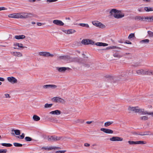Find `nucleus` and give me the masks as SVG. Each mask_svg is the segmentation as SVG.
<instances>
[{"label": "nucleus", "mask_w": 153, "mask_h": 153, "mask_svg": "<svg viewBox=\"0 0 153 153\" xmlns=\"http://www.w3.org/2000/svg\"><path fill=\"white\" fill-rule=\"evenodd\" d=\"M111 15H113L114 17L117 19H120L124 17V14L121 12L115 9L111 10L110 12Z\"/></svg>", "instance_id": "f257e3e1"}, {"label": "nucleus", "mask_w": 153, "mask_h": 153, "mask_svg": "<svg viewBox=\"0 0 153 153\" xmlns=\"http://www.w3.org/2000/svg\"><path fill=\"white\" fill-rule=\"evenodd\" d=\"M128 110L129 111H133L136 113H141L143 115H145L147 113L146 111H145L143 109H140L138 107L129 106Z\"/></svg>", "instance_id": "f03ea898"}, {"label": "nucleus", "mask_w": 153, "mask_h": 153, "mask_svg": "<svg viewBox=\"0 0 153 153\" xmlns=\"http://www.w3.org/2000/svg\"><path fill=\"white\" fill-rule=\"evenodd\" d=\"M19 13V18L23 19L31 17L33 16L32 14L30 13L22 12Z\"/></svg>", "instance_id": "7ed1b4c3"}, {"label": "nucleus", "mask_w": 153, "mask_h": 153, "mask_svg": "<svg viewBox=\"0 0 153 153\" xmlns=\"http://www.w3.org/2000/svg\"><path fill=\"white\" fill-rule=\"evenodd\" d=\"M117 81V78L108 75L106 76V81L109 82H115Z\"/></svg>", "instance_id": "20e7f679"}, {"label": "nucleus", "mask_w": 153, "mask_h": 153, "mask_svg": "<svg viewBox=\"0 0 153 153\" xmlns=\"http://www.w3.org/2000/svg\"><path fill=\"white\" fill-rule=\"evenodd\" d=\"M52 100L54 102L61 103L62 104H64L65 102V101L64 99L59 97H54L52 99Z\"/></svg>", "instance_id": "39448f33"}, {"label": "nucleus", "mask_w": 153, "mask_h": 153, "mask_svg": "<svg viewBox=\"0 0 153 153\" xmlns=\"http://www.w3.org/2000/svg\"><path fill=\"white\" fill-rule=\"evenodd\" d=\"M39 55L40 56H42L45 57L51 56L52 57L53 55L50 53L48 52H40L39 53Z\"/></svg>", "instance_id": "423d86ee"}, {"label": "nucleus", "mask_w": 153, "mask_h": 153, "mask_svg": "<svg viewBox=\"0 0 153 153\" xmlns=\"http://www.w3.org/2000/svg\"><path fill=\"white\" fill-rule=\"evenodd\" d=\"M79 59L78 58H73L68 56L66 62H80Z\"/></svg>", "instance_id": "0eeeda50"}, {"label": "nucleus", "mask_w": 153, "mask_h": 153, "mask_svg": "<svg viewBox=\"0 0 153 153\" xmlns=\"http://www.w3.org/2000/svg\"><path fill=\"white\" fill-rule=\"evenodd\" d=\"M7 79L9 82L12 84L16 83L18 82L17 79L13 76L8 77H7Z\"/></svg>", "instance_id": "6e6552de"}, {"label": "nucleus", "mask_w": 153, "mask_h": 153, "mask_svg": "<svg viewBox=\"0 0 153 153\" xmlns=\"http://www.w3.org/2000/svg\"><path fill=\"white\" fill-rule=\"evenodd\" d=\"M57 87V86L55 85H44L43 88L45 89H54Z\"/></svg>", "instance_id": "1a4fd4ad"}, {"label": "nucleus", "mask_w": 153, "mask_h": 153, "mask_svg": "<svg viewBox=\"0 0 153 153\" xmlns=\"http://www.w3.org/2000/svg\"><path fill=\"white\" fill-rule=\"evenodd\" d=\"M111 141H122L123 140V139L120 137H113L110 139Z\"/></svg>", "instance_id": "9d476101"}, {"label": "nucleus", "mask_w": 153, "mask_h": 153, "mask_svg": "<svg viewBox=\"0 0 153 153\" xmlns=\"http://www.w3.org/2000/svg\"><path fill=\"white\" fill-rule=\"evenodd\" d=\"M56 69L59 72H64L66 70L70 69V68H66L65 67H56Z\"/></svg>", "instance_id": "9b49d317"}, {"label": "nucleus", "mask_w": 153, "mask_h": 153, "mask_svg": "<svg viewBox=\"0 0 153 153\" xmlns=\"http://www.w3.org/2000/svg\"><path fill=\"white\" fill-rule=\"evenodd\" d=\"M138 134L141 136L151 135H153V134L151 133L150 131H149L139 132Z\"/></svg>", "instance_id": "f8f14e48"}, {"label": "nucleus", "mask_w": 153, "mask_h": 153, "mask_svg": "<svg viewBox=\"0 0 153 153\" xmlns=\"http://www.w3.org/2000/svg\"><path fill=\"white\" fill-rule=\"evenodd\" d=\"M53 23L57 25L63 26L64 24L61 20H55L53 21Z\"/></svg>", "instance_id": "ddd939ff"}, {"label": "nucleus", "mask_w": 153, "mask_h": 153, "mask_svg": "<svg viewBox=\"0 0 153 153\" xmlns=\"http://www.w3.org/2000/svg\"><path fill=\"white\" fill-rule=\"evenodd\" d=\"M66 34H69L74 33L76 32V31L73 29H69L68 30H65L63 31Z\"/></svg>", "instance_id": "4468645a"}, {"label": "nucleus", "mask_w": 153, "mask_h": 153, "mask_svg": "<svg viewBox=\"0 0 153 153\" xmlns=\"http://www.w3.org/2000/svg\"><path fill=\"white\" fill-rule=\"evenodd\" d=\"M8 17L11 18H19V13H18L10 14L9 15Z\"/></svg>", "instance_id": "2eb2a0df"}, {"label": "nucleus", "mask_w": 153, "mask_h": 153, "mask_svg": "<svg viewBox=\"0 0 153 153\" xmlns=\"http://www.w3.org/2000/svg\"><path fill=\"white\" fill-rule=\"evenodd\" d=\"M10 53L13 56L18 57H21L22 56V54L19 52H10Z\"/></svg>", "instance_id": "dca6fc26"}, {"label": "nucleus", "mask_w": 153, "mask_h": 153, "mask_svg": "<svg viewBox=\"0 0 153 153\" xmlns=\"http://www.w3.org/2000/svg\"><path fill=\"white\" fill-rule=\"evenodd\" d=\"M135 19L138 20H140L142 21H145L146 17L137 16L136 17Z\"/></svg>", "instance_id": "f3484780"}, {"label": "nucleus", "mask_w": 153, "mask_h": 153, "mask_svg": "<svg viewBox=\"0 0 153 153\" xmlns=\"http://www.w3.org/2000/svg\"><path fill=\"white\" fill-rule=\"evenodd\" d=\"M48 140L50 142L55 141V136H48Z\"/></svg>", "instance_id": "a211bd4d"}, {"label": "nucleus", "mask_w": 153, "mask_h": 153, "mask_svg": "<svg viewBox=\"0 0 153 153\" xmlns=\"http://www.w3.org/2000/svg\"><path fill=\"white\" fill-rule=\"evenodd\" d=\"M137 74L138 75L144 74V69H141L137 70L136 71Z\"/></svg>", "instance_id": "6ab92c4d"}, {"label": "nucleus", "mask_w": 153, "mask_h": 153, "mask_svg": "<svg viewBox=\"0 0 153 153\" xmlns=\"http://www.w3.org/2000/svg\"><path fill=\"white\" fill-rule=\"evenodd\" d=\"M25 36L23 35H16L15 36V38L17 39H23L25 38Z\"/></svg>", "instance_id": "aec40b11"}, {"label": "nucleus", "mask_w": 153, "mask_h": 153, "mask_svg": "<svg viewBox=\"0 0 153 153\" xmlns=\"http://www.w3.org/2000/svg\"><path fill=\"white\" fill-rule=\"evenodd\" d=\"M152 16L150 17H146L145 21L146 22H153V19Z\"/></svg>", "instance_id": "412c9836"}, {"label": "nucleus", "mask_w": 153, "mask_h": 153, "mask_svg": "<svg viewBox=\"0 0 153 153\" xmlns=\"http://www.w3.org/2000/svg\"><path fill=\"white\" fill-rule=\"evenodd\" d=\"M144 10L147 12L153 11V7H145L144 8Z\"/></svg>", "instance_id": "4be33fe9"}, {"label": "nucleus", "mask_w": 153, "mask_h": 153, "mask_svg": "<svg viewBox=\"0 0 153 153\" xmlns=\"http://www.w3.org/2000/svg\"><path fill=\"white\" fill-rule=\"evenodd\" d=\"M33 119L35 121H37L40 120V118L36 115H34L33 117Z\"/></svg>", "instance_id": "5701e85b"}, {"label": "nucleus", "mask_w": 153, "mask_h": 153, "mask_svg": "<svg viewBox=\"0 0 153 153\" xmlns=\"http://www.w3.org/2000/svg\"><path fill=\"white\" fill-rule=\"evenodd\" d=\"M113 56L114 57L117 58H120L122 56V55H120L118 53H114L113 54Z\"/></svg>", "instance_id": "b1692460"}, {"label": "nucleus", "mask_w": 153, "mask_h": 153, "mask_svg": "<svg viewBox=\"0 0 153 153\" xmlns=\"http://www.w3.org/2000/svg\"><path fill=\"white\" fill-rule=\"evenodd\" d=\"M12 132H14L15 134L16 135H19L20 134V131L19 130L12 129L11 130Z\"/></svg>", "instance_id": "393cba45"}, {"label": "nucleus", "mask_w": 153, "mask_h": 153, "mask_svg": "<svg viewBox=\"0 0 153 153\" xmlns=\"http://www.w3.org/2000/svg\"><path fill=\"white\" fill-rule=\"evenodd\" d=\"M95 45L97 46H105V43L98 42H97L95 43Z\"/></svg>", "instance_id": "a878e982"}, {"label": "nucleus", "mask_w": 153, "mask_h": 153, "mask_svg": "<svg viewBox=\"0 0 153 153\" xmlns=\"http://www.w3.org/2000/svg\"><path fill=\"white\" fill-rule=\"evenodd\" d=\"M116 48L120 49V48L118 47L115 46H111L108 47H107L106 48V49L108 50V49H116Z\"/></svg>", "instance_id": "bb28decb"}, {"label": "nucleus", "mask_w": 153, "mask_h": 153, "mask_svg": "<svg viewBox=\"0 0 153 153\" xmlns=\"http://www.w3.org/2000/svg\"><path fill=\"white\" fill-rule=\"evenodd\" d=\"M136 144H144L146 143V141H136Z\"/></svg>", "instance_id": "cd10ccee"}, {"label": "nucleus", "mask_w": 153, "mask_h": 153, "mask_svg": "<svg viewBox=\"0 0 153 153\" xmlns=\"http://www.w3.org/2000/svg\"><path fill=\"white\" fill-rule=\"evenodd\" d=\"M59 147H57L56 146H49L48 147V150H50L52 149H59Z\"/></svg>", "instance_id": "c85d7f7f"}, {"label": "nucleus", "mask_w": 153, "mask_h": 153, "mask_svg": "<svg viewBox=\"0 0 153 153\" xmlns=\"http://www.w3.org/2000/svg\"><path fill=\"white\" fill-rule=\"evenodd\" d=\"M100 22L98 21H93L92 22V24L98 27L99 26V25Z\"/></svg>", "instance_id": "c756f323"}, {"label": "nucleus", "mask_w": 153, "mask_h": 153, "mask_svg": "<svg viewBox=\"0 0 153 153\" xmlns=\"http://www.w3.org/2000/svg\"><path fill=\"white\" fill-rule=\"evenodd\" d=\"M88 39H83L81 41V43L84 45H88Z\"/></svg>", "instance_id": "7c9ffc66"}, {"label": "nucleus", "mask_w": 153, "mask_h": 153, "mask_svg": "<svg viewBox=\"0 0 153 153\" xmlns=\"http://www.w3.org/2000/svg\"><path fill=\"white\" fill-rule=\"evenodd\" d=\"M1 144L3 146L6 147H11L12 146V145L10 143H2Z\"/></svg>", "instance_id": "2f4dec72"}, {"label": "nucleus", "mask_w": 153, "mask_h": 153, "mask_svg": "<svg viewBox=\"0 0 153 153\" xmlns=\"http://www.w3.org/2000/svg\"><path fill=\"white\" fill-rule=\"evenodd\" d=\"M149 42V40L148 39H145L141 40L140 42L141 43H148Z\"/></svg>", "instance_id": "473e14b6"}, {"label": "nucleus", "mask_w": 153, "mask_h": 153, "mask_svg": "<svg viewBox=\"0 0 153 153\" xmlns=\"http://www.w3.org/2000/svg\"><path fill=\"white\" fill-rule=\"evenodd\" d=\"M79 25L82 27H85L87 28H88L89 27V25L87 24L80 23L79 24Z\"/></svg>", "instance_id": "72a5a7b5"}, {"label": "nucleus", "mask_w": 153, "mask_h": 153, "mask_svg": "<svg viewBox=\"0 0 153 153\" xmlns=\"http://www.w3.org/2000/svg\"><path fill=\"white\" fill-rule=\"evenodd\" d=\"M113 133V131L109 129L106 128V133L107 134H112Z\"/></svg>", "instance_id": "f704fd0d"}, {"label": "nucleus", "mask_w": 153, "mask_h": 153, "mask_svg": "<svg viewBox=\"0 0 153 153\" xmlns=\"http://www.w3.org/2000/svg\"><path fill=\"white\" fill-rule=\"evenodd\" d=\"M68 56H62L60 57V58L61 59L64 60L66 62Z\"/></svg>", "instance_id": "c9c22d12"}, {"label": "nucleus", "mask_w": 153, "mask_h": 153, "mask_svg": "<svg viewBox=\"0 0 153 153\" xmlns=\"http://www.w3.org/2000/svg\"><path fill=\"white\" fill-rule=\"evenodd\" d=\"M13 144L14 146L16 147H22L23 146L22 144L17 143H14Z\"/></svg>", "instance_id": "e433bc0d"}, {"label": "nucleus", "mask_w": 153, "mask_h": 153, "mask_svg": "<svg viewBox=\"0 0 153 153\" xmlns=\"http://www.w3.org/2000/svg\"><path fill=\"white\" fill-rule=\"evenodd\" d=\"M144 74L150 75L151 71H149L147 69H144Z\"/></svg>", "instance_id": "4c0bfd02"}, {"label": "nucleus", "mask_w": 153, "mask_h": 153, "mask_svg": "<svg viewBox=\"0 0 153 153\" xmlns=\"http://www.w3.org/2000/svg\"><path fill=\"white\" fill-rule=\"evenodd\" d=\"M88 45L89 44L93 45L94 44V42L93 40L89 39H88Z\"/></svg>", "instance_id": "58836bf2"}, {"label": "nucleus", "mask_w": 153, "mask_h": 153, "mask_svg": "<svg viewBox=\"0 0 153 153\" xmlns=\"http://www.w3.org/2000/svg\"><path fill=\"white\" fill-rule=\"evenodd\" d=\"M54 115H59L61 113V111L58 110H56L54 111Z\"/></svg>", "instance_id": "ea45409f"}, {"label": "nucleus", "mask_w": 153, "mask_h": 153, "mask_svg": "<svg viewBox=\"0 0 153 153\" xmlns=\"http://www.w3.org/2000/svg\"><path fill=\"white\" fill-rule=\"evenodd\" d=\"M140 119L143 120H147L148 119V117L146 116H142L140 117Z\"/></svg>", "instance_id": "a19ab883"}, {"label": "nucleus", "mask_w": 153, "mask_h": 153, "mask_svg": "<svg viewBox=\"0 0 153 153\" xmlns=\"http://www.w3.org/2000/svg\"><path fill=\"white\" fill-rule=\"evenodd\" d=\"M52 105V104H48V103L46 104L45 105V108H49L51 107Z\"/></svg>", "instance_id": "79ce46f5"}, {"label": "nucleus", "mask_w": 153, "mask_h": 153, "mask_svg": "<svg viewBox=\"0 0 153 153\" xmlns=\"http://www.w3.org/2000/svg\"><path fill=\"white\" fill-rule=\"evenodd\" d=\"M128 142L130 145L136 144V141L129 140L128 141Z\"/></svg>", "instance_id": "37998d69"}, {"label": "nucleus", "mask_w": 153, "mask_h": 153, "mask_svg": "<svg viewBox=\"0 0 153 153\" xmlns=\"http://www.w3.org/2000/svg\"><path fill=\"white\" fill-rule=\"evenodd\" d=\"M148 33L149 35V36L150 37H153V32L150 31H148Z\"/></svg>", "instance_id": "c03bdc74"}, {"label": "nucleus", "mask_w": 153, "mask_h": 153, "mask_svg": "<svg viewBox=\"0 0 153 153\" xmlns=\"http://www.w3.org/2000/svg\"><path fill=\"white\" fill-rule=\"evenodd\" d=\"M113 123V122L112 121H108L106 122V127L110 126L111 124H112Z\"/></svg>", "instance_id": "a18cd8bd"}, {"label": "nucleus", "mask_w": 153, "mask_h": 153, "mask_svg": "<svg viewBox=\"0 0 153 153\" xmlns=\"http://www.w3.org/2000/svg\"><path fill=\"white\" fill-rule=\"evenodd\" d=\"M25 140L27 141H30L32 140V139L28 137H26L25 138Z\"/></svg>", "instance_id": "49530a36"}, {"label": "nucleus", "mask_w": 153, "mask_h": 153, "mask_svg": "<svg viewBox=\"0 0 153 153\" xmlns=\"http://www.w3.org/2000/svg\"><path fill=\"white\" fill-rule=\"evenodd\" d=\"M134 33H131L129 34L128 36V39H130L132 38H133L134 37Z\"/></svg>", "instance_id": "de8ad7c7"}, {"label": "nucleus", "mask_w": 153, "mask_h": 153, "mask_svg": "<svg viewBox=\"0 0 153 153\" xmlns=\"http://www.w3.org/2000/svg\"><path fill=\"white\" fill-rule=\"evenodd\" d=\"M7 152L6 149H0V153H6Z\"/></svg>", "instance_id": "09e8293b"}, {"label": "nucleus", "mask_w": 153, "mask_h": 153, "mask_svg": "<svg viewBox=\"0 0 153 153\" xmlns=\"http://www.w3.org/2000/svg\"><path fill=\"white\" fill-rule=\"evenodd\" d=\"M62 137H57L55 136V141L60 140L62 139Z\"/></svg>", "instance_id": "8fccbe9b"}, {"label": "nucleus", "mask_w": 153, "mask_h": 153, "mask_svg": "<svg viewBox=\"0 0 153 153\" xmlns=\"http://www.w3.org/2000/svg\"><path fill=\"white\" fill-rule=\"evenodd\" d=\"M24 137H25V134L24 133H22V135L20 136V137L19 136L17 137L19 138L20 137V138L21 139H23L24 138Z\"/></svg>", "instance_id": "3c124183"}, {"label": "nucleus", "mask_w": 153, "mask_h": 153, "mask_svg": "<svg viewBox=\"0 0 153 153\" xmlns=\"http://www.w3.org/2000/svg\"><path fill=\"white\" fill-rule=\"evenodd\" d=\"M66 151H57L56 152V153H64Z\"/></svg>", "instance_id": "603ef678"}, {"label": "nucleus", "mask_w": 153, "mask_h": 153, "mask_svg": "<svg viewBox=\"0 0 153 153\" xmlns=\"http://www.w3.org/2000/svg\"><path fill=\"white\" fill-rule=\"evenodd\" d=\"M98 27L100 28H103L105 27V25L100 22V24L99 25V26Z\"/></svg>", "instance_id": "864d4df0"}, {"label": "nucleus", "mask_w": 153, "mask_h": 153, "mask_svg": "<svg viewBox=\"0 0 153 153\" xmlns=\"http://www.w3.org/2000/svg\"><path fill=\"white\" fill-rule=\"evenodd\" d=\"M13 45L15 47H18V48L19 49V43H15Z\"/></svg>", "instance_id": "5fc2aeb1"}, {"label": "nucleus", "mask_w": 153, "mask_h": 153, "mask_svg": "<svg viewBox=\"0 0 153 153\" xmlns=\"http://www.w3.org/2000/svg\"><path fill=\"white\" fill-rule=\"evenodd\" d=\"M147 113L146 114H147L149 115H151L152 117H153V112H148L146 111Z\"/></svg>", "instance_id": "6e6d98bb"}, {"label": "nucleus", "mask_w": 153, "mask_h": 153, "mask_svg": "<svg viewBox=\"0 0 153 153\" xmlns=\"http://www.w3.org/2000/svg\"><path fill=\"white\" fill-rule=\"evenodd\" d=\"M5 97L6 98H10V95L9 94H5Z\"/></svg>", "instance_id": "4d7b16f0"}, {"label": "nucleus", "mask_w": 153, "mask_h": 153, "mask_svg": "<svg viewBox=\"0 0 153 153\" xmlns=\"http://www.w3.org/2000/svg\"><path fill=\"white\" fill-rule=\"evenodd\" d=\"M6 9H7L6 8L4 7H0V11L1 10H6Z\"/></svg>", "instance_id": "13d9d810"}, {"label": "nucleus", "mask_w": 153, "mask_h": 153, "mask_svg": "<svg viewBox=\"0 0 153 153\" xmlns=\"http://www.w3.org/2000/svg\"><path fill=\"white\" fill-rule=\"evenodd\" d=\"M98 50L99 51L100 53H103V51H104L105 50V49H98Z\"/></svg>", "instance_id": "bf43d9fd"}, {"label": "nucleus", "mask_w": 153, "mask_h": 153, "mask_svg": "<svg viewBox=\"0 0 153 153\" xmlns=\"http://www.w3.org/2000/svg\"><path fill=\"white\" fill-rule=\"evenodd\" d=\"M19 48H23L24 47L23 46V44L21 43H19Z\"/></svg>", "instance_id": "052dcab7"}, {"label": "nucleus", "mask_w": 153, "mask_h": 153, "mask_svg": "<svg viewBox=\"0 0 153 153\" xmlns=\"http://www.w3.org/2000/svg\"><path fill=\"white\" fill-rule=\"evenodd\" d=\"M90 146V144L87 143H86L84 144V146H85L88 147L89 146Z\"/></svg>", "instance_id": "680f3d73"}, {"label": "nucleus", "mask_w": 153, "mask_h": 153, "mask_svg": "<svg viewBox=\"0 0 153 153\" xmlns=\"http://www.w3.org/2000/svg\"><path fill=\"white\" fill-rule=\"evenodd\" d=\"M137 10L140 12H141L143 11V9L142 8H139Z\"/></svg>", "instance_id": "e2e57ef3"}, {"label": "nucleus", "mask_w": 153, "mask_h": 153, "mask_svg": "<svg viewBox=\"0 0 153 153\" xmlns=\"http://www.w3.org/2000/svg\"><path fill=\"white\" fill-rule=\"evenodd\" d=\"M43 149H44L45 150H48V146H44L42 147Z\"/></svg>", "instance_id": "0e129e2a"}, {"label": "nucleus", "mask_w": 153, "mask_h": 153, "mask_svg": "<svg viewBox=\"0 0 153 153\" xmlns=\"http://www.w3.org/2000/svg\"><path fill=\"white\" fill-rule=\"evenodd\" d=\"M125 43L129 44H131V42H129V41H126L125 42Z\"/></svg>", "instance_id": "69168bd1"}, {"label": "nucleus", "mask_w": 153, "mask_h": 153, "mask_svg": "<svg viewBox=\"0 0 153 153\" xmlns=\"http://www.w3.org/2000/svg\"><path fill=\"white\" fill-rule=\"evenodd\" d=\"M126 73H124V72H123V74H122L120 75L122 76V77H124L125 76H126V74H125Z\"/></svg>", "instance_id": "338daca9"}, {"label": "nucleus", "mask_w": 153, "mask_h": 153, "mask_svg": "<svg viewBox=\"0 0 153 153\" xmlns=\"http://www.w3.org/2000/svg\"><path fill=\"white\" fill-rule=\"evenodd\" d=\"M4 81V79L3 78H2V77H0V81Z\"/></svg>", "instance_id": "774afa93"}]
</instances>
